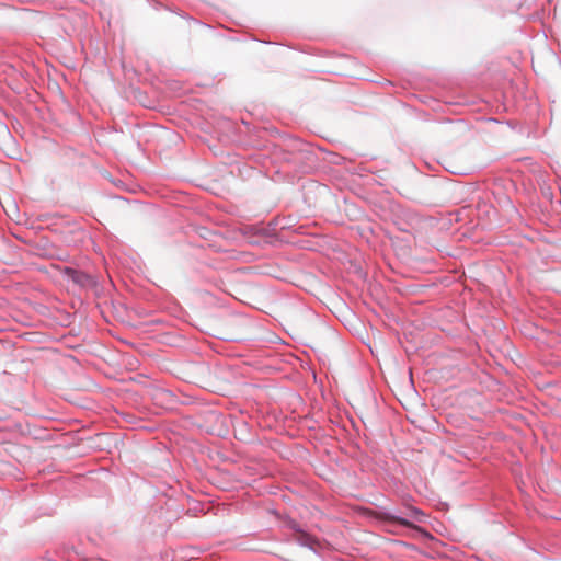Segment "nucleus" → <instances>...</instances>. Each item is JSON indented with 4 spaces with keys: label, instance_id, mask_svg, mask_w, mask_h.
I'll return each mask as SVG.
<instances>
[{
    "label": "nucleus",
    "instance_id": "nucleus-1",
    "mask_svg": "<svg viewBox=\"0 0 561 561\" xmlns=\"http://www.w3.org/2000/svg\"><path fill=\"white\" fill-rule=\"evenodd\" d=\"M421 516H422V513L417 508L410 507L408 510V513L405 514V517L397 516L392 513H385L383 519L389 523H392V524H398V525H402V526L412 528V527H414L413 520L420 522Z\"/></svg>",
    "mask_w": 561,
    "mask_h": 561
},
{
    "label": "nucleus",
    "instance_id": "nucleus-2",
    "mask_svg": "<svg viewBox=\"0 0 561 561\" xmlns=\"http://www.w3.org/2000/svg\"><path fill=\"white\" fill-rule=\"evenodd\" d=\"M67 274L75 283L79 285L84 286L90 282V277L84 273L75 270H67Z\"/></svg>",
    "mask_w": 561,
    "mask_h": 561
}]
</instances>
